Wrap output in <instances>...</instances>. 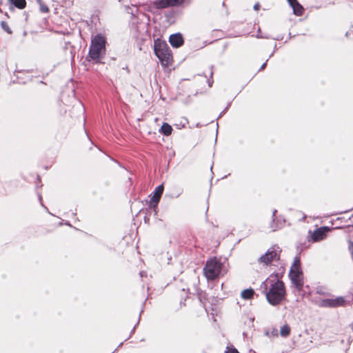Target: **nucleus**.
<instances>
[{"instance_id": "nucleus-7", "label": "nucleus", "mask_w": 353, "mask_h": 353, "mask_svg": "<svg viewBox=\"0 0 353 353\" xmlns=\"http://www.w3.org/2000/svg\"><path fill=\"white\" fill-rule=\"evenodd\" d=\"M330 230V228L327 226L316 228L313 232H310L311 239L314 241H323L325 239Z\"/></svg>"}, {"instance_id": "nucleus-20", "label": "nucleus", "mask_w": 353, "mask_h": 353, "mask_svg": "<svg viewBox=\"0 0 353 353\" xmlns=\"http://www.w3.org/2000/svg\"><path fill=\"white\" fill-rule=\"evenodd\" d=\"M2 26L4 28L6 31H7L9 34L11 33V30L9 29V28L5 24V23H2Z\"/></svg>"}, {"instance_id": "nucleus-2", "label": "nucleus", "mask_w": 353, "mask_h": 353, "mask_svg": "<svg viewBox=\"0 0 353 353\" xmlns=\"http://www.w3.org/2000/svg\"><path fill=\"white\" fill-rule=\"evenodd\" d=\"M289 277L293 286L298 291H301L303 287L304 280L299 256H296L294 259L293 263L290 270Z\"/></svg>"}, {"instance_id": "nucleus-6", "label": "nucleus", "mask_w": 353, "mask_h": 353, "mask_svg": "<svg viewBox=\"0 0 353 353\" xmlns=\"http://www.w3.org/2000/svg\"><path fill=\"white\" fill-rule=\"evenodd\" d=\"M280 252L281 250H279L278 247L272 246L259 259V261L264 265H269L272 261L279 259Z\"/></svg>"}, {"instance_id": "nucleus-1", "label": "nucleus", "mask_w": 353, "mask_h": 353, "mask_svg": "<svg viewBox=\"0 0 353 353\" xmlns=\"http://www.w3.org/2000/svg\"><path fill=\"white\" fill-rule=\"evenodd\" d=\"M265 296L267 301L270 305H279L285 296V288L283 282L277 280L276 282L271 284Z\"/></svg>"}, {"instance_id": "nucleus-4", "label": "nucleus", "mask_w": 353, "mask_h": 353, "mask_svg": "<svg viewBox=\"0 0 353 353\" xmlns=\"http://www.w3.org/2000/svg\"><path fill=\"white\" fill-rule=\"evenodd\" d=\"M105 39L101 35H97L92 40L90 48V57L97 61H99L105 53Z\"/></svg>"}, {"instance_id": "nucleus-25", "label": "nucleus", "mask_w": 353, "mask_h": 353, "mask_svg": "<svg viewBox=\"0 0 353 353\" xmlns=\"http://www.w3.org/2000/svg\"><path fill=\"white\" fill-rule=\"evenodd\" d=\"M265 63H264L263 65H262L261 68H265Z\"/></svg>"}, {"instance_id": "nucleus-16", "label": "nucleus", "mask_w": 353, "mask_h": 353, "mask_svg": "<svg viewBox=\"0 0 353 353\" xmlns=\"http://www.w3.org/2000/svg\"><path fill=\"white\" fill-rule=\"evenodd\" d=\"M334 307L343 305L345 303V299L343 297H337L333 299Z\"/></svg>"}, {"instance_id": "nucleus-15", "label": "nucleus", "mask_w": 353, "mask_h": 353, "mask_svg": "<svg viewBox=\"0 0 353 353\" xmlns=\"http://www.w3.org/2000/svg\"><path fill=\"white\" fill-rule=\"evenodd\" d=\"M14 4L19 9H23L26 7V0H14Z\"/></svg>"}, {"instance_id": "nucleus-22", "label": "nucleus", "mask_w": 353, "mask_h": 353, "mask_svg": "<svg viewBox=\"0 0 353 353\" xmlns=\"http://www.w3.org/2000/svg\"><path fill=\"white\" fill-rule=\"evenodd\" d=\"M259 8H260V5H259V3H256L254 6V9L255 10H259Z\"/></svg>"}, {"instance_id": "nucleus-14", "label": "nucleus", "mask_w": 353, "mask_h": 353, "mask_svg": "<svg viewBox=\"0 0 353 353\" xmlns=\"http://www.w3.org/2000/svg\"><path fill=\"white\" fill-rule=\"evenodd\" d=\"M290 334V327L288 325H283L280 329V334L283 337H287Z\"/></svg>"}, {"instance_id": "nucleus-8", "label": "nucleus", "mask_w": 353, "mask_h": 353, "mask_svg": "<svg viewBox=\"0 0 353 353\" xmlns=\"http://www.w3.org/2000/svg\"><path fill=\"white\" fill-rule=\"evenodd\" d=\"M184 0H157L154 5L158 8H164L169 6H177L183 3Z\"/></svg>"}, {"instance_id": "nucleus-9", "label": "nucleus", "mask_w": 353, "mask_h": 353, "mask_svg": "<svg viewBox=\"0 0 353 353\" xmlns=\"http://www.w3.org/2000/svg\"><path fill=\"white\" fill-rule=\"evenodd\" d=\"M163 192V185H160L156 188L155 191L150 201V205L153 207H156L159 202L160 198Z\"/></svg>"}, {"instance_id": "nucleus-13", "label": "nucleus", "mask_w": 353, "mask_h": 353, "mask_svg": "<svg viewBox=\"0 0 353 353\" xmlns=\"http://www.w3.org/2000/svg\"><path fill=\"white\" fill-rule=\"evenodd\" d=\"M254 294V291L252 289L249 288L243 290L241 293V296L243 299L248 300L253 297Z\"/></svg>"}, {"instance_id": "nucleus-23", "label": "nucleus", "mask_w": 353, "mask_h": 353, "mask_svg": "<svg viewBox=\"0 0 353 353\" xmlns=\"http://www.w3.org/2000/svg\"><path fill=\"white\" fill-rule=\"evenodd\" d=\"M296 0H288V3L290 4L294 3Z\"/></svg>"}, {"instance_id": "nucleus-17", "label": "nucleus", "mask_w": 353, "mask_h": 353, "mask_svg": "<svg viewBox=\"0 0 353 353\" xmlns=\"http://www.w3.org/2000/svg\"><path fill=\"white\" fill-rule=\"evenodd\" d=\"M322 305L325 306V307H334L333 299H327L323 300Z\"/></svg>"}, {"instance_id": "nucleus-24", "label": "nucleus", "mask_w": 353, "mask_h": 353, "mask_svg": "<svg viewBox=\"0 0 353 353\" xmlns=\"http://www.w3.org/2000/svg\"><path fill=\"white\" fill-rule=\"evenodd\" d=\"M144 275H145V272H140V276H141V277H143Z\"/></svg>"}, {"instance_id": "nucleus-26", "label": "nucleus", "mask_w": 353, "mask_h": 353, "mask_svg": "<svg viewBox=\"0 0 353 353\" xmlns=\"http://www.w3.org/2000/svg\"><path fill=\"white\" fill-rule=\"evenodd\" d=\"M352 330H353V323H352Z\"/></svg>"}, {"instance_id": "nucleus-3", "label": "nucleus", "mask_w": 353, "mask_h": 353, "mask_svg": "<svg viewBox=\"0 0 353 353\" xmlns=\"http://www.w3.org/2000/svg\"><path fill=\"white\" fill-rule=\"evenodd\" d=\"M154 53L163 65H169L172 61V54L165 42L154 41Z\"/></svg>"}, {"instance_id": "nucleus-10", "label": "nucleus", "mask_w": 353, "mask_h": 353, "mask_svg": "<svg viewBox=\"0 0 353 353\" xmlns=\"http://www.w3.org/2000/svg\"><path fill=\"white\" fill-rule=\"evenodd\" d=\"M169 41L174 48H179L183 43V39L180 34H174L170 35Z\"/></svg>"}, {"instance_id": "nucleus-11", "label": "nucleus", "mask_w": 353, "mask_h": 353, "mask_svg": "<svg viewBox=\"0 0 353 353\" xmlns=\"http://www.w3.org/2000/svg\"><path fill=\"white\" fill-rule=\"evenodd\" d=\"M290 6L292 8L294 13L297 16H301L303 13V8L302 6L296 1L294 3L290 4Z\"/></svg>"}, {"instance_id": "nucleus-12", "label": "nucleus", "mask_w": 353, "mask_h": 353, "mask_svg": "<svg viewBox=\"0 0 353 353\" xmlns=\"http://www.w3.org/2000/svg\"><path fill=\"white\" fill-rule=\"evenodd\" d=\"M159 132L164 134L165 136H169L172 134V128L168 123H163L161 125Z\"/></svg>"}, {"instance_id": "nucleus-5", "label": "nucleus", "mask_w": 353, "mask_h": 353, "mask_svg": "<svg viewBox=\"0 0 353 353\" xmlns=\"http://www.w3.org/2000/svg\"><path fill=\"white\" fill-rule=\"evenodd\" d=\"M222 264L216 258H212L206 262L203 268L204 275L208 280H214L221 272Z\"/></svg>"}, {"instance_id": "nucleus-18", "label": "nucleus", "mask_w": 353, "mask_h": 353, "mask_svg": "<svg viewBox=\"0 0 353 353\" xmlns=\"http://www.w3.org/2000/svg\"><path fill=\"white\" fill-rule=\"evenodd\" d=\"M39 3H40V6H41V10L43 12H48V8L45 6V5H43L41 2V0H38Z\"/></svg>"}, {"instance_id": "nucleus-19", "label": "nucleus", "mask_w": 353, "mask_h": 353, "mask_svg": "<svg viewBox=\"0 0 353 353\" xmlns=\"http://www.w3.org/2000/svg\"><path fill=\"white\" fill-rule=\"evenodd\" d=\"M225 353H239L235 348H228Z\"/></svg>"}, {"instance_id": "nucleus-21", "label": "nucleus", "mask_w": 353, "mask_h": 353, "mask_svg": "<svg viewBox=\"0 0 353 353\" xmlns=\"http://www.w3.org/2000/svg\"><path fill=\"white\" fill-rule=\"evenodd\" d=\"M349 251L350 252L352 259H353V244H350Z\"/></svg>"}]
</instances>
